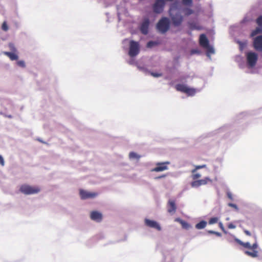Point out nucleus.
<instances>
[{
    "mask_svg": "<svg viewBox=\"0 0 262 262\" xmlns=\"http://www.w3.org/2000/svg\"><path fill=\"white\" fill-rule=\"evenodd\" d=\"M235 241L243 247L252 250V251H245V253L252 257H256L258 256V251L255 250L258 247L257 242H255L252 246L249 242L244 243L238 239H235Z\"/></svg>",
    "mask_w": 262,
    "mask_h": 262,
    "instance_id": "f257e3e1",
    "label": "nucleus"
},
{
    "mask_svg": "<svg viewBox=\"0 0 262 262\" xmlns=\"http://www.w3.org/2000/svg\"><path fill=\"white\" fill-rule=\"evenodd\" d=\"M157 29L162 34L168 31L170 28V21L168 18L163 17L160 19L157 24Z\"/></svg>",
    "mask_w": 262,
    "mask_h": 262,
    "instance_id": "f03ea898",
    "label": "nucleus"
},
{
    "mask_svg": "<svg viewBox=\"0 0 262 262\" xmlns=\"http://www.w3.org/2000/svg\"><path fill=\"white\" fill-rule=\"evenodd\" d=\"M40 190L39 187L37 186H31L27 184H23L20 186L19 191L26 195L33 194L38 193Z\"/></svg>",
    "mask_w": 262,
    "mask_h": 262,
    "instance_id": "7ed1b4c3",
    "label": "nucleus"
},
{
    "mask_svg": "<svg viewBox=\"0 0 262 262\" xmlns=\"http://www.w3.org/2000/svg\"><path fill=\"white\" fill-rule=\"evenodd\" d=\"M246 58L248 65L253 68L256 64L258 60V55L255 52H249L246 53Z\"/></svg>",
    "mask_w": 262,
    "mask_h": 262,
    "instance_id": "20e7f679",
    "label": "nucleus"
},
{
    "mask_svg": "<svg viewBox=\"0 0 262 262\" xmlns=\"http://www.w3.org/2000/svg\"><path fill=\"white\" fill-rule=\"evenodd\" d=\"M140 51V46L138 42L131 40L129 43V49L128 54L130 57L137 56Z\"/></svg>",
    "mask_w": 262,
    "mask_h": 262,
    "instance_id": "39448f33",
    "label": "nucleus"
},
{
    "mask_svg": "<svg viewBox=\"0 0 262 262\" xmlns=\"http://www.w3.org/2000/svg\"><path fill=\"white\" fill-rule=\"evenodd\" d=\"M176 89L178 91L186 93L188 95L192 96L195 93V91L194 89L190 88L183 84H177L176 85Z\"/></svg>",
    "mask_w": 262,
    "mask_h": 262,
    "instance_id": "423d86ee",
    "label": "nucleus"
},
{
    "mask_svg": "<svg viewBox=\"0 0 262 262\" xmlns=\"http://www.w3.org/2000/svg\"><path fill=\"white\" fill-rule=\"evenodd\" d=\"M165 6L164 0H156L153 5V11L156 13H161L163 11Z\"/></svg>",
    "mask_w": 262,
    "mask_h": 262,
    "instance_id": "0eeeda50",
    "label": "nucleus"
},
{
    "mask_svg": "<svg viewBox=\"0 0 262 262\" xmlns=\"http://www.w3.org/2000/svg\"><path fill=\"white\" fill-rule=\"evenodd\" d=\"M169 162H158L156 164V167L151 170L153 172H160L168 169L167 165L169 164Z\"/></svg>",
    "mask_w": 262,
    "mask_h": 262,
    "instance_id": "6e6552de",
    "label": "nucleus"
},
{
    "mask_svg": "<svg viewBox=\"0 0 262 262\" xmlns=\"http://www.w3.org/2000/svg\"><path fill=\"white\" fill-rule=\"evenodd\" d=\"M212 181L208 177H205L203 179L193 181L191 183L192 187H198L201 185H206L208 183H212Z\"/></svg>",
    "mask_w": 262,
    "mask_h": 262,
    "instance_id": "1a4fd4ad",
    "label": "nucleus"
},
{
    "mask_svg": "<svg viewBox=\"0 0 262 262\" xmlns=\"http://www.w3.org/2000/svg\"><path fill=\"white\" fill-rule=\"evenodd\" d=\"M79 194L81 199L85 200L90 198H94L97 196L98 193L96 192H89L83 189H80L79 190Z\"/></svg>",
    "mask_w": 262,
    "mask_h": 262,
    "instance_id": "9d476101",
    "label": "nucleus"
},
{
    "mask_svg": "<svg viewBox=\"0 0 262 262\" xmlns=\"http://www.w3.org/2000/svg\"><path fill=\"white\" fill-rule=\"evenodd\" d=\"M167 212L171 214H174L177 210L176 201L172 199L169 200L167 204Z\"/></svg>",
    "mask_w": 262,
    "mask_h": 262,
    "instance_id": "9b49d317",
    "label": "nucleus"
},
{
    "mask_svg": "<svg viewBox=\"0 0 262 262\" xmlns=\"http://www.w3.org/2000/svg\"><path fill=\"white\" fill-rule=\"evenodd\" d=\"M170 15L172 24L174 26H179L182 24L183 17L180 13H177L174 15H171L170 14Z\"/></svg>",
    "mask_w": 262,
    "mask_h": 262,
    "instance_id": "f8f14e48",
    "label": "nucleus"
},
{
    "mask_svg": "<svg viewBox=\"0 0 262 262\" xmlns=\"http://www.w3.org/2000/svg\"><path fill=\"white\" fill-rule=\"evenodd\" d=\"M253 47L258 51H262V35L255 37L253 41Z\"/></svg>",
    "mask_w": 262,
    "mask_h": 262,
    "instance_id": "ddd939ff",
    "label": "nucleus"
},
{
    "mask_svg": "<svg viewBox=\"0 0 262 262\" xmlns=\"http://www.w3.org/2000/svg\"><path fill=\"white\" fill-rule=\"evenodd\" d=\"M149 25V19L146 18L144 19L141 25L140 26V31L144 35L147 34L148 32V27Z\"/></svg>",
    "mask_w": 262,
    "mask_h": 262,
    "instance_id": "4468645a",
    "label": "nucleus"
},
{
    "mask_svg": "<svg viewBox=\"0 0 262 262\" xmlns=\"http://www.w3.org/2000/svg\"><path fill=\"white\" fill-rule=\"evenodd\" d=\"M145 225L150 228H155L158 231L161 230L160 225L156 221L146 219L145 220Z\"/></svg>",
    "mask_w": 262,
    "mask_h": 262,
    "instance_id": "2eb2a0df",
    "label": "nucleus"
},
{
    "mask_svg": "<svg viewBox=\"0 0 262 262\" xmlns=\"http://www.w3.org/2000/svg\"><path fill=\"white\" fill-rule=\"evenodd\" d=\"M91 220L97 222H100L102 220V214L97 211H93L90 214Z\"/></svg>",
    "mask_w": 262,
    "mask_h": 262,
    "instance_id": "dca6fc26",
    "label": "nucleus"
},
{
    "mask_svg": "<svg viewBox=\"0 0 262 262\" xmlns=\"http://www.w3.org/2000/svg\"><path fill=\"white\" fill-rule=\"evenodd\" d=\"M199 43L201 46L204 48L208 47L209 44V40L207 38L206 36L204 34L200 35L199 38Z\"/></svg>",
    "mask_w": 262,
    "mask_h": 262,
    "instance_id": "f3484780",
    "label": "nucleus"
},
{
    "mask_svg": "<svg viewBox=\"0 0 262 262\" xmlns=\"http://www.w3.org/2000/svg\"><path fill=\"white\" fill-rule=\"evenodd\" d=\"M16 52H4L3 54L7 56L11 60H16L18 58V55L16 54Z\"/></svg>",
    "mask_w": 262,
    "mask_h": 262,
    "instance_id": "a211bd4d",
    "label": "nucleus"
},
{
    "mask_svg": "<svg viewBox=\"0 0 262 262\" xmlns=\"http://www.w3.org/2000/svg\"><path fill=\"white\" fill-rule=\"evenodd\" d=\"M207 225V222L205 221H202L195 225V228L197 229H202L205 228Z\"/></svg>",
    "mask_w": 262,
    "mask_h": 262,
    "instance_id": "6ab92c4d",
    "label": "nucleus"
},
{
    "mask_svg": "<svg viewBox=\"0 0 262 262\" xmlns=\"http://www.w3.org/2000/svg\"><path fill=\"white\" fill-rule=\"evenodd\" d=\"M262 33V28L260 27H257L254 30L252 31L251 34V36H254L257 34Z\"/></svg>",
    "mask_w": 262,
    "mask_h": 262,
    "instance_id": "aec40b11",
    "label": "nucleus"
},
{
    "mask_svg": "<svg viewBox=\"0 0 262 262\" xmlns=\"http://www.w3.org/2000/svg\"><path fill=\"white\" fill-rule=\"evenodd\" d=\"M204 48L207 49V55L209 56L210 54H214V50L212 47L210 46L209 44L208 45V47H205Z\"/></svg>",
    "mask_w": 262,
    "mask_h": 262,
    "instance_id": "412c9836",
    "label": "nucleus"
},
{
    "mask_svg": "<svg viewBox=\"0 0 262 262\" xmlns=\"http://www.w3.org/2000/svg\"><path fill=\"white\" fill-rule=\"evenodd\" d=\"M140 157V156L137 155L136 152H130L129 154V158L130 159H137L139 160Z\"/></svg>",
    "mask_w": 262,
    "mask_h": 262,
    "instance_id": "4be33fe9",
    "label": "nucleus"
},
{
    "mask_svg": "<svg viewBox=\"0 0 262 262\" xmlns=\"http://www.w3.org/2000/svg\"><path fill=\"white\" fill-rule=\"evenodd\" d=\"M181 225H182V228L185 229H188L190 227V225L187 222L184 221L182 222Z\"/></svg>",
    "mask_w": 262,
    "mask_h": 262,
    "instance_id": "5701e85b",
    "label": "nucleus"
},
{
    "mask_svg": "<svg viewBox=\"0 0 262 262\" xmlns=\"http://www.w3.org/2000/svg\"><path fill=\"white\" fill-rule=\"evenodd\" d=\"M201 177V175L199 173H196V172L194 173H192L191 175V178L194 181H196L197 179H199Z\"/></svg>",
    "mask_w": 262,
    "mask_h": 262,
    "instance_id": "b1692460",
    "label": "nucleus"
},
{
    "mask_svg": "<svg viewBox=\"0 0 262 262\" xmlns=\"http://www.w3.org/2000/svg\"><path fill=\"white\" fill-rule=\"evenodd\" d=\"M2 29L4 31H5V32H6L8 30L9 28H8V26L6 21H4L2 25Z\"/></svg>",
    "mask_w": 262,
    "mask_h": 262,
    "instance_id": "393cba45",
    "label": "nucleus"
},
{
    "mask_svg": "<svg viewBox=\"0 0 262 262\" xmlns=\"http://www.w3.org/2000/svg\"><path fill=\"white\" fill-rule=\"evenodd\" d=\"M206 167V165H197L195 166V168L192 169L191 171L192 173H194L197 170Z\"/></svg>",
    "mask_w": 262,
    "mask_h": 262,
    "instance_id": "a878e982",
    "label": "nucleus"
},
{
    "mask_svg": "<svg viewBox=\"0 0 262 262\" xmlns=\"http://www.w3.org/2000/svg\"><path fill=\"white\" fill-rule=\"evenodd\" d=\"M8 46L12 52H17V49L13 43H9Z\"/></svg>",
    "mask_w": 262,
    "mask_h": 262,
    "instance_id": "bb28decb",
    "label": "nucleus"
},
{
    "mask_svg": "<svg viewBox=\"0 0 262 262\" xmlns=\"http://www.w3.org/2000/svg\"><path fill=\"white\" fill-rule=\"evenodd\" d=\"M218 221V218L216 217H212L209 221V224H213L216 223Z\"/></svg>",
    "mask_w": 262,
    "mask_h": 262,
    "instance_id": "cd10ccee",
    "label": "nucleus"
},
{
    "mask_svg": "<svg viewBox=\"0 0 262 262\" xmlns=\"http://www.w3.org/2000/svg\"><path fill=\"white\" fill-rule=\"evenodd\" d=\"M256 23L259 27H262V15L257 18Z\"/></svg>",
    "mask_w": 262,
    "mask_h": 262,
    "instance_id": "c85d7f7f",
    "label": "nucleus"
},
{
    "mask_svg": "<svg viewBox=\"0 0 262 262\" xmlns=\"http://www.w3.org/2000/svg\"><path fill=\"white\" fill-rule=\"evenodd\" d=\"M150 75L155 77H159L162 76V73H154V72H150Z\"/></svg>",
    "mask_w": 262,
    "mask_h": 262,
    "instance_id": "c756f323",
    "label": "nucleus"
},
{
    "mask_svg": "<svg viewBox=\"0 0 262 262\" xmlns=\"http://www.w3.org/2000/svg\"><path fill=\"white\" fill-rule=\"evenodd\" d=\"M183 3L186 5H190L192 3V0H182Z\"/></svg>",
    "mask_w": 262,
    "mask_h": 262,
    "instance_id": "7c9ffc66",
    "label": "nucleus"
},
{
    "mask_svg": "<svg viewBox=\"0 0 262 262\" xmlns=\"http://www.w3.org/2000/svg\"><path fill=\"white\" fill-rule=\"evenodd\" d=\"M17 64L19 66V67H25V63L24 61L23 60H19V61H18L17 62Z\"/></svg>",
    "mask_w": 262,
    "mask_h": 262,
    "instance_id": "2f4dec72",
    "label": "nucleus"
},
{
    "mask_svg": "<svg viewBox=\"0 0 262 262\" xmlns=\"http://www.w3.org/2000/svg\"><path fill=\"white\" fill-rule=\"evenodd\" d=\"M156 43L152 41H150L149 42H148L147 44V47L148 48H151L152 47H153L154 45H155Z\"/></svg>",
    "mask_w": 262,
    "mask_h": 262,
    "instance_id": "473e14b6",
    "label": "nucleus"
},
{
    "mask_svg": "<svg viewBox=\"0 0 262 262\" xmlns=\"http://www.w3.org/2000/svg\"><path fill=\"white\" fill-rule=\"evenodd\" d=\"M191 28L192 29L201 30L202 28L201 27L196 26L195 25H192L191 26Z\"/></svg>",
    "mask_w": 262,
    "mask_h": 262,
    "instance_id": "72a5a7b5",
    "label": "nucleus"
},
{
    "mask_svg": "<svg viewBox=\"0 0 262 262\" xmlns=\"http://www.w3.org/2000/svg\"><path fill=\"white\" fill-rule=\"evenodd\" d=\"M228 205L231 207H233L234 208H235V209L237 210L238 209V207L236 205L234 204H233V203H229Z\"/></svg>",
    "mask_w": 262,
    "mask_h": 262,
    "instance_id": "f704fd0d",
    "label": "nucleus"
},
{
    "mask_svg": "<svg viewBox=\"0 0 262 262\" xmlns=\"http://www.w3.org/2000/svg\"><path fill=\"white\" fill-rule=\"evenodd\" d=\"M200 53V51L198 50H192L191 51V54H199Z\"/></svg>",
    "mask_w": 262,
    "mask_h": 262,
    "instance_id": "c9c22d12",
    "label": "nucleus"
},
{
    "mask_svg": "<svg viewBox=\"0 0 262 262\" xmlns=\"http://www.w3.org/2000/svg\"><path fill=\"white\" fill-rule=\"evenodd\" d=\"M0 164L2 166H4L5 164L4 160L2 156L0 155Z\"/></svg>",
    "mask_w": 262,
    "mask_h": 262,
    "instance_id": "e433bc0d",
    "label": "nucleus"
},
{
    "mask_svg": "<svg viewBox=\"0 0 262 262\" xmlns=\"http://www.w3.org/2000/svg\"><path fill=\"white\" fill-rule=\"evenodd\" d=\"M219 226L224 232L226 233V231H225L223 225L222 223H219Z\"/></svg>",
    "mask_w": 262,
    "mask_h": 262,
    "instance_id": "4c0bfd02",
    "label": "nucleus"
},
{
    "mask_svg": "<svg viewBox=\"0 0 262 262\" xmlns=\"http://www.w3.org/2000/svg\"><path fill=\"white\" fill-rule=\"evenodd\" d=\"M166 176V174H162L161 176L156 177L155 179L156 180L160 179L165 178Z\"/></svg>",
    "mask_w": 262,
    "mask_h": 262,
    "instance_id": "58836bf2",
    "label": "nucleus"
},
{
    "mask_svg": "<svg viewBox=\"0 0 262 262\" xmlns=\"http://www.w3.org/2000/svg\"><path fill=\"white\" fill-rule=\"evenodd\" d=\"M228 227L229 229H234L235 228V226L234 225H233V224L231 223L228 225Z\"/></svg>",
    "mask_w": 262,
    "mask_h": 262,
    "instance_id": "ea45409f",
    "label": "nucleus"
},
{
    "mask_svg": "<svg viewBox=\"0 0 262 262\" xmlns=\"http://www.w3.org/2000/svg\"><path fill=\"white\" fill-rule=\"evenodd\" d=\"M244 232L248 236H251V233L248 230H244Z\"/></svg>",
    "mask_w": 262,
    "mask_h": 262,
    "instance_id": "a19ab883",
    "label": "nucleus"
},
{
    "mask_svg": "<svg viewBox=\"0 0 262 262\" xmlns=\"http://www.w3.org/2000/svg\"><path fill=\"white\" fill-rule=\"evenodd\" d=\"M175 221L176 222H179V223H180L181 224L182 222H183V220H182V219H181L180 218H177V219H175Z\"/></svg>",
    "mask_w": 262,
    "mask_h": 262,
    "instance_id": "79ce46f5",
    "label": "nucleus"
},
{
    "mask_svg": "<svg viewBox=\"0 0 262 262\" xmlns=\"http://www.w3.org/2000/svg\"><path fill=\"white\" fill-rule=\"evenodd\" d=\"M227 195H228V197L230 199H231V200H232V194H231V193H228V194H227Z\"/></svg>",
    "mask_w": 262,
    "mask_h": 262,
    "instance_id": "37998d69",
    "label": "nucleus"
},
{
    "mask_svg": "<svg viewBox=\"0 0 262 262\" xmlns=\"http://www.w3.org/2000/svg\"><path fill=\"white\" fill-rule=\"evenodd\" d=\"M208 232L210 234H214L215 233V231H212V230H209L208 231Z\"/></svg>",
    "mask_w": 262,
    "mask_h": 262,
    "instance_id": "c03bdc74",
    "label": "nucleus"
},
{
    "mask_svg": "<svg viewBox=\"0 0 262 262\" xmlns=\"http://www.w3.org/2000/svg\"><path fill=\"white\" fill-rule=\"evenodd\" d=\"M214 234L217 235V236H221V234L219 232H215V233H214Z\"/></svg>",
    "mask_w": 262,
    "mask_h": 262,
    "instance_id": "a18cd8bd",
    "label": "nucleus"
},
{
    "mask_svg": "<svg viewBox=\"0 0 262 262\" xmlns=\"http://www.w3.org/2000/svg\"><path fill=\"white\" fill-rule=\"evenodd\" d=\"M188 13H187V14H190L192 13V10H191V9H188Z\"/></svg>",
    "mask_w": 262,
    "mask_h": 262,
    "instance_id": "49530a36",
    "label": "nucleus"
},
{
    "mask_svg": "<svg viewBox=\"0 0 262 262\" xmlns=\"http://www.w3.org/2000/svg\"><path fill=\"white\" fill-rule=\"evenodd\" d=\"M7 117L9 118H12V116L10 115H7L6 116Z\"/></svg>",
    "mask_w": 262,
    "mask_h": 262,
    "instance_id": "de8ad7c7",
    "label": "nucleus"
}]
</instances>
